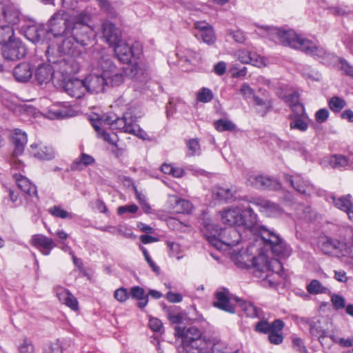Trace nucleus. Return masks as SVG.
Returning a JSON list of instances; mask_svg holds the SVG:
<instances>
[{
    "label": "nucleus",
    "mask_w": 353,
    "mask_h": 353,
    "mask_svg": "<svg viewBox=\"0 0 353 353\" xmlns=\"http://www.w3.org/2000/svg\"><path fill=\"white\" fill-rule=\"evenodd\" d=\"M305 117L289 118L290 130H298L301 132H305L308 128V123L305 120Z\"/></svg>",
    "instance_id": "49"
},
{
    "label": "nucleus",
    "mask_w": 353,
    "mask_h": 353,
    "mask_svg": "<svg viewBox=\"0 0 353 353\" xmlns=\"http://www.w3.org/2000/svg\"><path fill=\"white\" fill-rule=\"evenodd\" d=\"M189 157L199 156L201 153L199 139H190L186 142Z\"/></svg>",
    "instance_id": "48"
},
{
    "label": "nucleus",
    "mask_w": 353,
    "mask_h": 353,
    "mask_svg": "<svg viewBox=\"0 0 353 353\" xmlns=\"http://www.w3.org/2000/svg\"><path fill=\"white\" fill-rule=\"evenodd\" d=\"M331 301L335 310H341L345 307V299L341 295L333 294L331 296Z\"/></svg>",
    "instance_id": "59"
},
{
    "label": "nucleus",
    "mask_w": 353,
    "mask_h": 353,
    "mask_svg": "<svg viewBox=\"0 0 353 353\" xmlns=\"http://www.w3.org/2000/svg\"><path fill=\"white\" fill-rule=\"evenodd\" d=\"M112 46L114 47L116 57L121 63L124 64L131 63L132 58L135 55L132 46L123 41L122 39L118 43H115Z\"/></svg>",
    "instance_id": "19"
},
{
    "label": "nucleus",
    "mask_w": 353,
    "mask_h": 353,
    "mask_svg": "<svg viewBox=\"0 0 353 353\" xmlns=\"http://www.w3.org/2000/svg\"><path fill=\"white\" fill-rule=\"evenodd\" d=\"M274 183L272 178L261 174H250L247 179L248 185L259 190L271 189Z\"/></svg>",
    "instance_id": "23"
},
{
    "label": "nucleus",
    "mask_w": 353,
    "mask_h": 353,
    "mask_svg": "<svg viewBox=\"0 0 353 353\" xmlns=\"http://www.w3.org/2000/svg\"><path fill=\"white\" fill-rule=\"evenodd\" d=\"M290 108L292 113L289 114V118L307 117L304 105L300 102L292 104Z\"/></svg>",
    "instance_id": "54"
},
{
    "label": "nucleus",
    "mask_w": 353,
    "mask_h": 353,
    "mask_svg": "<svg viewBox=\"0 0 353 353\" xmlns=\"http://www.w3.org/2000/svg\"><path fill=\"white\" fill-rule=\"evenodd\" d=\"M301 51L305 54L314 57L315 59H321L326 50L323 47L318 46L312 41L306 39L304 41Z\"/></svg>",
    "instance_id": "33"
},
{
    "label": "nucleus",
    "mask_w": 353,
    "mask_h": 353,
    "mask_svg": "<svg viewBox=\"0 0 353 353\" xmlns=\"http://www.w3.org/2000/svg\"><path fill=\"white\" fill-rule=\"evenodd\" d=\"M319 243L323 253L330 254L339 251L343 256L350 259V263L353 265V232L347 243H342L328 236L321 237Z\"/></svg>",
    "instance_id": "6"
},
{
    "label": "nucleus",
    "mask_w": 353,
    "mask_h": 353,
    "mask_svg": "<svg viewBox=\"0 0 353 353\" xmlns=\"http://www.w3.org/2000/svg\"><path fill=\"white\" fill-rule=\"evenodd\" d=\"M252 265L255 269L254 275L262 279L263 286L275 287L279 284L283 265L279 259H268L265 255H259L252 258Z\"/></svg>",
    "instance_id": "1"
},
{
    "label": "nucleus",
    "mask_w": 353,
    "mask_h": 353,
    "mask_svg": "<svg viewBox=\"0 0 353 353\" xmlns=\"http://www.w3.org/2000/svg\"><path fill=\"white\" fill-rule=\"evenodd\" d=\"M241 212L242 210L239 208H229L223 209L219 212L221 222L223 224L230 225V227L234 225L241 226V224L243 223Z\"/></svg>",
    "instance_id": "17"
},
{
    "label": "nucleus",
    "mask_w": 353,
    "mask_h": 353,
    "mask_svg": "<svg viewBox=\"0 0 353 353\" xmlns=\"http://www.w3.org/2000/svg\"><path fill=\"white\" fill-rule=\"evenodd\" d=\"M174 334L181 338L184 353H192L196 348H205L207 345L211 344L210 340L203 336L201 331L195 326L188 327L176 326Z\"/></svg>",
    "instance_id": "3"
},
{
    "label": "nucleus",
    "mask_w": 353,
    "mask_h": 353,
    "mask_svg": "<svg viewBox=\"0 0 353 353\" xmlns=\"http://www.w3.org/2000/svg\"><path fill=\"white\" fill-rule=\"evenodd\" d=\"M284 322L281 320L279 323V325L276 327L273 328L268 334V339L270 343L274 345H279L283 341V336L281 333L282 330L284 327Z\"/></svg>",
    "instance_id": "41"
},
{
    "label": "nucleus",
    "mask_w": 353,
    "mask_h": 353,
    "mask_svg": "<svg viewBox=\"0 0 353 353\" xmlns=\"http://www.w3.org/2000/svg\"><path fill=\"white\" fill-rule=\"evenodd\" d=\"M33 68L30 63L22 62L14 67L13 76L19 82H27L32 77Z\"/></svg>",
    "instance_id": "27"
},
{
    "label": "nucleus",
    "mask_w": 353,
    "mask_h": 353,
    "mask_svg": "<svg viewBox=\"0 0 353 353\" xmlns=\"http://www.w3.org/2000/svg\"><path fill=\"white\" fill-rule=\"evenodd\" d=\"M63 88L68 95L75 99L81 98L85 93L84 81L78 79L68 80Z\"/></svg>",
    "instance_id": "21"
},
{
    "label": "nucleus",
    "mask_w": 353,
    "mask_h": 353,
    "mask_svg": "<svg viewBox=\"0 0 353 353\" xmlns=\"http://www.w3.org/2000/svg\"><path fill=\"white\" fill-rule=\"evenodd\" d=\"M215 129L219 132L234 131L236 128V125L230 120L220 119L214 122Z\"/></svg>",
    "instance_id": "43"
},
{
    "label": "nucleus",
    "mask_w": 353,
    "mask_h": 353,
    "mask_svg": "<svg viewBox=\"0 0 353 353\" xmlns=\"http://www.w3.org/2000/svg\"><path fill=\"white\" fill-rule=\"evenodd\" d=\"M234 300L247 316L251 318L263 317V310L257 307L253 303L244 301L237 296L234 298Z\"/></svg>",
    "instance_id": "30"
},
{
    "label": "nucleus",
    "mask_w": 353,
    "mask_h": 353,
    "mask_svg": "<svg viewBox=\"0 0 353 353\" xmlns=\"http://www.w3.org/2000/svg\"><path fill=\"white\" fill-rule=\"evenodd\" d=\"M190 201L183 199H176L174 209L176 213L190 214L192 210Z\"/></svg>",
    "instance_id": "42"
},
{
    "label": "nucleus",
    "mask_w": 353,
    "mask_h": 353,
    "mask_svg": "<svg viewBox=\"0 0 353 353\" xmlns=\"http://www.w3.org/2000/svg\"><path fill=\"white\" fill-rule=\"evenodd\" d=\"M72 25L66 14L59 12L52 16L49 21L50 30L55 37L69 34Z\"/></svg>",
    "instance_id": "10"
},
{
    "label": "nucleus",
    "mask_w": 353,
    "mask_h": 353,
    "mask_svg": "<svg viewBox=\"0 0 353 353\" xmlns=\"http://www.w3.org/2000/svg\"><path fill=\"white\" fill-rule=\"evenodd\" d=\"M106 79H105L103 71L101 74H91L84 80L85 91L92 93H99L105 90L107 86Z\"/></svg>",
    "instance_id": "16"
},
{
    "label": "nucleus",
    "mask_w": 353,
    "mask_h": 353,
    "mask_svg": "<svg viewBox=\"0 0 353 353\" xmlns=\"http://www.w3.org/2000/svg\"><path fill=\"white\" fill-rule=\"evenodd\" d=\"M114 296L119 302H124L129 298V294L126 288H121L114 291Z\"/></svg>",
    "instance_id": "64"
},
{
    "label": "nucleus",
    "mask_w": 353,
    "mask_h": 353,
    "mask_svg": "<svg viewBox=\"0 0 353 353\" xmlns=\"http://www.w3.org/2000/svg\"><path fill=\"white\" fill-rule=\"evenodd\" d=\"M84 50L85 49L70 34L65 36V38L58 47V51L60 54L72 57H79Z\"/></svg>",
    "instance_id": "14"
},
{
    "label": "nucleus",
    "mask_w": 353,
    "mask_h": 353,
    "mask_svg": "<svg viewBox=\"0 0 353 353\" xmlns=\"http://www.w3.org/2000/svg\"><path fill=\"white\" fill-rule=\"evenodd\" d=\"M202 41L208 45H212L216 41V36L213 28H210L207 31L202 33H199Z\"/></svg>",
    "instance_id": "57"
},
{
    "label": "nucleus",
    "mask_w": 353,
    "mask_h": 353,
    "mask_svg": "<svg viewBox=\"0 0 353 353\" xmlns=\"http://www.w3.org/2000/svg\"><path fill=\"white\" fill-rule=\"evenodd\" d=\"M14 178L17 187L21 190V192L30 197L34 196H37V186L27 177L21 174H16L14 175Z\"/></svg>",
    "instance_id": "29"
},
{
    "label": "nucleus",
    "mask_w": 353,
    "mask_h": 353,
    "mask_svg": "<svg viewBox=\"0 0 353 353\" xmlns=\"http://www.w3.org/2000/svg\"><path fill=\"white\" fill-rule=\"evenodd\" d=\"M276 36L279 41L285 46H289L295 49L301 50V47L306 38H304L301 34H296L293 30H284L278 29L276 30Z\"/></svg>",
    "instance_id": "12"
},
{
    "label": "nucleus",
    "mask_w": 353,
    "mask_h": 353,
    "mask_svg": "<svg viewBox=\"0 0 353 353\" xmlns=\"http://www.w3.org/2000/svg\"><path fill=\"white\" fill-rule=\"evenodd\" d=\"M213 99L212 90L208 88H202L197 93L196 99L199 102L208 103Z\"/></svg>",
    "instance_id": "56"
},
{
    "label": "nucleus",
    "mask_w": 353,
    "mask_h": 353,
    "mask_svg": "<svg viewBox=\"0 0 353 353\" xmlns=\"http://www.w3.org/2000/svg\"><path fill=\"white\" fill-rule=\"evenodd\" d=\"M307 290L311 294H318L325 293L327 288L322 285L321 283L317 279H313L307 285Z\"/></svg>",
    "instance_id": "51"
},
{
    "label": "nucleus",
    "mask_w": 353,
    "mask_h": 353,
    "mask_svg": "<svg viewBox=\"0 0 353 353\" xmlns=\"http://www.w3.org/2000/svg\"><path fill=\"white\" fill-rule=\"evenodd\" d=\"M213 305L230 314L235 312L234 307L230 304L228 291L226 289L215 293V301L213 303Z\"/></svg>",
    "instance_id": "26"
},
{
    "label": "nucleus",
    "mask_w": 353,
    "mask_h": 353,
    "mask_svg": "<svg viewBox=\"0 0 353 353\" xmlns=\"http://www.w3.org/2000/svg\"><path fill=\"white\" fill-rule=\"evenodd\" d=\"M18 350L20 353H33L34 347L31 340L25 338L23 343L19 345Z\"/></svg>",
    "instance_id": "60"
},
{
    "label": "nucleus",
    "mask_w": 353,
    "mask_h": 353,
    "mask_svg": "<svg viewBox=\"0 0 353 353\" xmlns=\"http://www.w3.org/2000/svg\"><path fill=\"white\" fill-rule=\"evenodd\" d=\"M3 57L8 61H17L26 57L28 52L25 43L19 39H12L1 46Z\"/></svg>",
    "instance_id": "8"
},
{
    "label": "nucleus",
    "mask_w": 353,
    "mask_h": 353,
    "mask_svg": "<svg viewBox=\"0 0 353 353\" xmlns=\"http://www.w3.org/2000/svg\"><path fill=\"white\" fill-rule=\"evenodd\" d=\"M96 163L95 159L85 152H81L70 165L71 171H82L85 167L93 165Z\"/></svg>",
    "instance_id": "32"
},
{
    "label": "nucleus",
    "mask_w": 353,
    "mask_h": 353,
    "mask_svg": "<svg viewBox=\"0 0 353 353\" xmlns=\"http://www.w3.org/2000/svg\"><path fill=\"white\" fill-rule=\"evenodd\" d=\"M141 116L142 113L138 108L130 107L121 117H119L116 114L105 115V124L110 125L112 130L135 134L136 123Z\"/></svg>",
    "instance_id": "4"
},
{
    "label": "nucleus",
    "mask_w": 353,
    "mask_h": 353,
    "mask_svg": "<svg viewBox=\"0 0 353 353\" xmlns=\"http://www.w3.org/2000/svg\"><path fill=\"white\" fill-rule=\"evenodd\" d=\"M203 232L209 243L218 250L224 244L229 247L237 245L241 241L240 232L233 227L222 229L218 225L207 223Z\"/></svg>",
    "instance_id": "2"
},
{
    "label": "nucleus",
    "mask_w": 353,
    "mask_h": 353,
    "mask_svg": "<svg viewBox=\"0 0 353 353\" xmlns=\"http://www.w3.org/2000/svg\"><path fill=\"white\" fill-rule=\"evenodd\" d=\"M48 212L56 218L60 219H72L73 218V214L71 212H69L65 210H63L59 205H54L50 208L48 210Z\"/></svg>",
    "instance_id": "46"
},
{
    "label": "nucleus",
    "mask_w": 353,
    "mask_h": 353,
    "mask_svg": "<svg viewBox=\"0 0 353 353\" xmlns=\"http://www.w3.org/2000/svg\"><path fill=\"white\" fill-rule=\"evenodd\" d=\"M51 50L52 49L49 47L46 50V55L49 63L52 64L60 65L59 68L61 69V72L63 73H72L76 72V70L72 68L74 65H77V63L74 60H66L65 58L61 57H56L52 54H50Z\"/></svg>",
    "instance_id": "24"
},
{
    "label": "nucleus",
    "mask_w": 353,
    "mask_h": 353,
    "mask_svg": "<svg viewBox=\"0 0 353 353\" xmlns=\"http://www.w3.org/2000/svg\"><path fill=\"white\" fill-rule=\"evenodd\" d=\"M283 179L294 190L302 194H310L314 190L313 185L305 180L300 174H284Z\"/></svg>",
    "instance_id": "13"
},
{
    "label": "nucleus",
    "mask_w": 353,
    "mask_h": 353,
    "mask_svg": "<svg viewBox=\"0 0 353 353\" xmlns=\"http://www.w3.org/2000/svg\"><path fill=\"white\" fill-rule=\"evenodd\" d=\"M131 72L133 74L134 78L139 81H143L148 77L146 68L137 63L132 65Z\"/></svg>",
    "instance_id": "53"
},
{
    "label": "nucleus",
    "mask_w": 353,
    "mask_h": 353,
    "mask_svg": "<svg viewBox=\"0 0 353 353\" xmlns=\"http://www.w3.org/2000/svg\"><path fill=\"white\" fill-rule=\"evenodd\" d=\"M350 162L347 157L342 154H334L330 157V164L334 168H341L346 166Z\"/></svg>",
    "instance_id": "47"
},
{
    "label": "nucleus",
    "mask_w": 353,
    "mask_h": 353,
    "mask_svg": "<svg viewBox=\"0 0 353 353\" xmlns=\"http://www.w3.org/2000/svg\"><path fill=\"white\" fill-rule=\"evenodd\" d=\"M260 236L264 246L270 248L272 254L280 259L288 257L292 253V249L286 243L272 231L265 227L260 228Z\"/></svg>",
    "instance_id": "5"
},
{
    "label": "nucleus",
    "mask_w": 353,
    "mask_h": 353,
    "mask_svg": "<svg viewBox=\"0 0 353 353\" xmlns=\"http://www.w3.org/2000/svg\"><path fill=\"white\" fill-rule=\"evenodd\" d=\"M25 37L33 43H39L44 37L47 30L45 27L31 19L23 20L20 26Z\"/></svg>",
    "instance_id": "9"
},
{
    "label": "nucleus",
    "mask_w": 353,
    "mask_h": 353,
    "mask_svg": "<svg viewBox=\"0 0 353 353\" xmlns=\"http://www.w3.org/2000/svg\"><path fill=\"white\" fill-rule=\"evenodd\" d=\"M280 321L281 319H276L270 323L267 320H261L256 323L254 330L261 334H269L273 328L279 325Z\"/></svg>",
    "instance_id": "40"
},
{
    "label": "nucleus",
    "mask_w": 353,
    "mask_h": 353,
    "mask_svg": "<svg viewBox=\"0 0 353 353\" xmlns=\"http://www.w3.org/2000/svg\"><path fill=\"white\" fill-rule=\"evenodd\" d=\"M254 203L257 205L261 206L267 212L276 213L280 211L279 205L275 203L270 201L263 200V199H258L256 202H254Z\"/></svg>",
    "instance_id": "50"
},
{
    "label": "nucleus",
    "mask_w": 353,
    "mask_h": 353,
    "mask_svg": "<svg viewBox=\"0 0 353 353\" xmlns=\"http://www.w3.org/2000/svg\"><path fill=\"white\" fill-rule=\"evenodd\" d=\"M3 18L10 26L23 23L26 19L21 14L19 10L13 4H6L3 7Z\"/></svg>",
    "instance_id": "22"
},
{
    "label": "nucleus",
    "mask_w": 353,
    "mask_h": 353,
    "mask_svg": "<svg viewBox=\"0 0 353 353\" xmlns=\"http://www.w3.org/2000/svg\"><path fill=\"white\" fill-rule=\"evenodd\" d=\"M69 34L85 50L94 36L92 28L82 23H72Z\"/></svg>",
    "instance_id": "11"
},
{
    "label": "nucleus",
    "mask_w": 353,
    "mask_h": 353,
    "mask_svg": "<svg viewBox=\"0 0 353 353\" xmlns=\"http://www.w3.org/2000/svg\"><path fill=\"white\" fill-rule=\"evenodd\" d=\"M279 97L281 98L285 103H288L289 106L290 107L292 104H296L299 103V94L297 92H294L288 94L280 95Z\"/></svg>",
    "instance_id": "61"
},
{
    "label": "nucleus",
    "mask_w": 353,
    "mask_h": 353,
    "mask_svg": "<svg viewBox=\"0 0 353 353\" xmlns=\"http://www.w3.org/2000/svg\"><path fill=\"white\" fill-rule=\"evenodd\" d=\"M30 243L32 246L34 247L45 256L50 255L52 249L56 246L52 239L41 234L32 235Z\"/></svg>",
    "instance_id": "15"
},
{
    "label": "nucleus",
    "mask_w": 353,
    "mask_h": 353,
    "mask_svg": "<svg viewBox=\"0 0 353 353\" xmlns=\"http://www.w3.org/2000/svg\"><path fill=\"white\" fill-rule=\"evenodd\" d=\"M346 105L345 99L338 96H334L328 101L330 109L335 113L341 112Z\"/></svg>",
    "instance_id": "45"
},
{
    "label": "nucleus",
    "mask_w": 353,
    "mask_h": 353,
    "mask_svg": "<svg viewBox=\"0 0 353 353\" xmlns=\"http://www.w3.org/2000/svg\"><path fill=\"white\" fill-rule=\"evenodd\" d=\"M102 34L106 42L110 46L121 41V32L112 22L105 21L102 23Z\"/></svg>",
    "instance_id": "18"
},
{
    "label": "nucleus",
    "mask_w": 353,
    "mask_h": 353,
    "mask_svg": "<svg viewBox=\"0 0 353 353\" xmlns=\"http://www.w3.org/2000/svg\"><path fill=\"white\" fill-rule=\"evenodd\" d=\"M310 334L313 339H317L323 344V341L327 336V332L323 328L320 321L309 322Z\"/></svg>",
    "instance_id": "34"
},
{
    "label": "nucleus",
    "mask_w": 353,
    "mask_h": 353,
    "mask_svg": "<svg viewBox=\"0 0 353 353\" xmlns=\"http://www.w3.org/2000/svg\"><path fill=\"white\" fill-rule=\"evenodd\" d=\"M340 70H342L346 76L353 78V65H351L345 59L341 57L339 63Z\"/></svg>",
    "instance_id": "58"
},
{
    "label": "nucleus",
    "mask_w": 353,
    "mask_h": 353,
    "mask_svg": "<svg viewBox=\"0 0 353 353\" xmlns=\"http://www.w3.org/2000/svg\"><path fill=\"white\" fill-rule=\"evenodd\" d=\"M99 64L103 71L107 86L117 87L125 80V72L122 68H118L110 59L102 57Z\"/></svg>",
    "instance_id": "7"
},
{
    "label": "nucleus",
    "mask_w": 353,
    "mask_h": 353,
    "mask_svg": "<svg viewBox=\"0 0 353 353\" xmlns=\"http://www.w3.org/2000/svg\"><path fill=\"white\" fill-rule=\"evenodd\" d=\"M253 99L256 105L261 107V110H259V113H260L261 116L264 117L272 108L271 102H266L256 95L254 96Z\"/></svg>",
    "instance_id": "55"
},
{
    "label": "nucleus",
    "mask_w": 353,
    "mask_h": 353,
    "mask_svg": "<svg viewBox=\"0 0 353 353\" xmlns=\"http://www.w3.org/2000/svg\"><path fill=\"white\" fill-rule=\"evenodd\" d=\"M341 57L333 52L326 50L321 59V62L324 65L334 67L339 63Z\"/></svg>",
    "instance_id": "52"
},
{
    "label": "nucleus",
    "mask_w": 353,
    "mask_h": 353,
    "mask_svg": "<svg viewBox=\"0 0 353 353\" xmlns=\"http://www.w3.org/2000/svg\"><path fill=\"white\" fill-rule=\"evenodd\" d=\"M292 347L299 353H307V350L304 345L303 340L299 337H294L292 339Z\"/></svg>",
    "instance_id": "62"
},
{
    "label": "nucleus",
    "mask_w": 353,
    "mask_h": 353,
    "mask_svg": "<svg viewBox=\"0 0 353 353\" xmlns=\"http://www.w3.org/2000/svg\"><path fill=\"white\" fill-rule=\"evenodd\" d=\"M237 58L242 63H250L257 66L261 63L259 57L257 54L245 49L238 51Z\"/></svg>",
    "instance_id": "37"
},
{
    "label": "nucleus",
    "mask_w": 353,
    "mask_h": 353,
    "mask_svg": "<svg viewBox=\"0 0 353 353\" xmlns=\"http://www.w3.org/2000/svg\"><path fill=\"white\" fill-rule=\"evenodd\" d=\"M15 38L12 26L10 25L0 26V43L3 45Z\"/></svg>",
    "instance_id": "44"
},
{
    "label": "nucleus",
    "mask_w": 353,
    "mask_h": 353,
    "mask_svg": "<svg viewBox=\"0 0 353 353\" xmlns=\"http://www.w3.org/2000/svg\"><path fill=\"white\" fill-rule=\"evenodd\" d=\"M241 216H243L242 224L246 229L252 230L256 225L257 215L254 212L253 210L249 207L244 210H242Z\"/></svg>",
    "instance_id": "35"
},
{
    "label": "nucleus",
    "mask_w": 353,
    "mask_h": 353,
    "mask_svg": "<svg viewBox=\"0 0 353 353\" xmlns=\"http://www.w3.org/2000/svg\"><path fill=\"white\" fill-rule=\"evenodd\" d=\"M4 192L6 194L3 199L4 205L10 208H17L19 193L14 188L8 186H3Z\"/></svg>",
    "instance_id": "39"
},
{
    "label": "nucleus",
    "mask_w": 353,
    "mask_h": 353,
    "mask_svg": "<svg viewBox=\"0 0 353 353\" xmlns=\"http://www.w3.org/2000/svg\"><path fill=\"white\" fill-rule=\"evenodd\" d=\"M30 148L31 154L38 159L50 161L55 157V152L51 146L32 144Z\"/></svg>",
    "instance_id": "28"
},
{
    "label": "nucleus",
    "mask_w": 353,
    "mask_h": 353,
    "mask_svg": "<svg viewBox=\"0 0 353 353\" xmlns=\"http://www.w3.org/2000/svg\"><path fill=\"white\" fill-rule=\"evenodd\" d=\"M330 199L334 207L345 212L347 214L349 219L353 222V201L352 195L348 194L339 197L332 195Z\"/></svg>",
    "instance_id": "20"
},
{
    "label": "nucleus",
    "mask_w": 353,
    "mask_h": 353,
    "mask_svg": "<svg viewBox=\"0 0 353 353\" xmlns=\"http://www.w3.org/2000/svg\"><path fill=\"white\" fill-rule=\"evenodd\" d=\"M130 295L132 299L139 301L138 307L139 308L145 307L148 303V295L145 294V290L140 286H133L130 288Z\"/></svg>",
    "instance_id": "38"
},
{
    "label": "nucleus",
    "mask_w": 353,
    "mask_h": 353,
    "mask_svg": "<svg viewBox=\"0 0 353 353\" xmlns=\"http://www.w3.org/2000/svg\"><path fill=\"white\" fill-rule=\"evenodd\" d=\"M54 70L50 64L39 65L35 70V77L40 85L49 83L53 78Z\"/></svg>",
    "instance_id": "31"
},
{
    "label": "nucleus",
    "mask_w": 353,
    "mask_h": 353,
    "mask_svg": "<svg viewBox=\"0 0 353 353\" xmlns=\"http://www.w3.org/2000/svg\"><path fill=\"white\" fill-rule=\"evenodd\" d=\"M57 297L61 303L65 304L66 306L70 307L74 311H77L79 309L77 299L71 294L68 290H63L60 292L57 293Z\"/></svg>",
    "instance_id": "36"
},
{
    "label": "nucleus",
    "mask_w": 353,
    "mask_h": 353,
    "mask_svg": "<svg viewBox=\"0 0 353 353\" xmlns=\"http://www.w3.org/2000/svg\"><path fill=\"white\" fill-rule=\"evenodd\" d=\"M329 115L330 113L327 108H321L315 113L316 121L319 123H324L327 120Z\"/></svg>",
    "instance_id": "63"
},
{
    "label": "nucleus",
    "mask_w": 353,
    "mask_h": 353,
    "mask_svg": "<svg viewBox=\"0 0 353 353\" xmlns=\"http://www.w3.org/2000/svg\"><path fill=\"white\" fill-rule=\"evenodd\" d=\"M10 140L14 145L13 154L16 157L22 154L28 141L26 133L20 129H14L10 136Z\"/></svg>",
    "instance_id": "25"
}]
</instances>
